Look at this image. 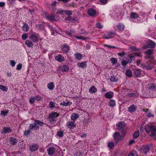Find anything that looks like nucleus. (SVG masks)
<instances>
[{
    "mask_svg": "<svg viewBox=\"0 0 156 156\" xmlns=\"http://www.w3.org/2000/svg\"><path fill=\"white\" fill-rule=\"evenodd\" d=\"M130 49H131L133 51V52L132 53L129 54L128 55L129 56V58L130 60V62H131L134 60V55L138 56H140L141 51L140 49H137L136 48L133 46L130 47Z\"/></svg>",
    "mask_w": 156,
    "mask_h": 156,
    "instance_id": "obj_1",
    "label": "nucleus"
},
{
    "mask_svg": "<svg viewBox=\"0 0 156 156\" xmlns=\"http://www.w3.org/2000/svg\"><path fill=\"white\" fill-rule=\"evenodd\" d=\"M43 123L39 120H35L34 122L33 123L30 124L29 128L31 130H36L39 129L38 125L42 126L43 124Z\"/></svg>",
    "mask_w": 156,
    "mask_h": 156,
    "instance_id": "obj_2",
    "label": "nucleus"
},
{
    "mask_svg": "<svg viewBox=\"0 0 156 156\" xmlns=\"http://www.w3.org/2000/svg\"><path fill=\"white\" fill-rule=\"evenodd\" d=\"M71 118V119L73 120V121H68L66 124L67 128L70 129H73L76 127V124L75 123V120L77 118Z\"/></svg>",
    "mask_w": 156,
    "mask_h": 156,
    "instance_id": "obj_3",
    "label": "nucleus"
},
{
    "mask_svg": "<svg viewBox=\"0 0 156 156\" xmlns=\"http://www.w3.org/2000/svg\"><path fill=\"white\" fill-rule=\"evenodd\" d=\"M30 38L33 42H37L40 39V36L36 33H32L30 35Z\"/></svg>",
    "mask_w": 156,
    "mask_h": 156,
    "instance_id": "obj_4",
    "label": "nucleus"
},
{
    "mask_svg": "<svg viewBox=\"0 0 156 156\" xmlns=\"http://www.w3.org/2000/svg\"><path fill=\"white\" fill-rule=\"evenodd\" d=\"M72 12L70 10H64L61 9H59L57 12V14H60L62 15H63L65 13L68 16H70L72 14Z\"/></svg>",
    "mask_w": 156,
    "mask_h": 156,
    "instance_id": "obj_5",
    "label": "nucleus"
},
{
    "mask_svg": "<svg viewBox=\"0 0 156 156\" xmlns=\"http://www.w3.org/2000/svg\"><path fill=\"white\" fill-rule=\"evenodd\" d=\"M113 136L114 139L117 141L121 140L123 137V136L121 135L119 133L117 132H115Z\"/></svg>",
    "mask_w": 156,
    "mask_h": 156,
    "instance_id": "obj_6",
    "label": "nucleus"
},
{
    "mask_svg": "<svg viewBox=\"0 0 156 156\" xmlns=\"http://www.w3.org/2000/svg\"><path fill=\"white\" fill-rule=\"evenodd\" d=\"M146 59L150 58V62L151 63L153 62V64L151 65L150 66H148L146 67V68L148 70L151 69L154 66V65L156 64V61L155 60L153 59L152 57L149 56H147L146 57Z\"/></svg>",
    "mask_w": 156,
    "mask_h": 156,
    "instance_id": "obj_7",
    "label": "nucleus"
},
{
    "mask_svg": "<svg viewBox=\"0 0 156 156\" xmlns=\"http://www.w3.org/2000/svg\"><path fill=\"white\" fill-rule=\"evenodd\" d=\"M69 66L66 65L60 66L57 69V70L60 71L62 72H67L69 70Z\"/></svg>",
    "mask_w": 156,
    "mask_h": 156,
    "instance_id": "obj_8",
    "label": "nucleus"
},
{
    "mask_svg": "<svg viewBox=\"0 0 156 156\" xmlns=\"http://www.w3.org/2000/svg\"><path fill=\"white\" fill-rule=\"evenodd\" d=\"M152 130L151 131V133L150 136L154 140L156 139V127H152Z\"/></svg>",
    "mask_w": 156,
    "mask_h": 156,
    "instance_id": "obj_9",
    "label": "nucleus"
},
{
    "mask_svg": "<svg viewBox=\"0 0 156 156\" xmlns=\"http://www.w3.org/2000/svg\"><path fill=\"white\" fill-rule=\"evenodd\" d=\"M45 16L47 19L50 20L51 21H57V19L55 18L54 14H52L51 15H49L48 14H46Z\"/></svg>",
    "mask_w": 156,
    "mask_h": 156,
    "instance_id": "obj_10",
    "label": "nucleus"
},
{
    "mask_svg": "<svg viewBox=\"0 0 156 156\" xmlns=\"http://www.w3.org/2000/svg\"><path fill=\"white\" fill-rule=\"evenodd\" d=\"M114 36V33L111 32H107L103 36V38L108 39L113 37Z\"/></svg>",
    "mask_w": 156,
    "mask_h": 156,
    "instance_id": "obj_11",
    "label": "nucleus"
},
{
    "mask_svg": "<svg viewBox=\"0 0 156 156\" xmlns=\"http://www.w3.org/2000/svg\"><path fill=\"white\" fill-rule=\"evenodd\" d=\"M55 60H57L59 62H62L65 61V58L62 55L58 54L55 57Z\"/></svg>",
    "mask_w": 156,
    "mask_h": 156,
    "instance_id": "obj_12",
    "label": "nucleus"
},
{
    "mask_svg": "<svg viewBox=\"0 0 156 156\" xmlns=\"http://www.w3.org/2000/svg\"><path fill=\"white\" fill-rule=\"evenodd\" d=\"M155 45V44L154 42L152 41H150L147 44V46H143V48L144 49H146L148 47L152 48L154 47Z\"/></svg>",
    "mask_w": 156,
    "mask_h": 156,
    "instance_id": "obj_13",
    "label": "nucleus"
},
{
    "mask_svg": "<svg viewBox=\"0 0 156 156\" xmlns=\"http://www.w3.org/2000/svg\"><path fill=\"white\" fill-rule=\"evenodd\" d=\"M116 125L119 129H123L125 127V124L123 122H120L116 124Z\"/></svg>",
    "mask_w": 156,
    "mask_h": 156,
    "instance_id": "obj_14",
    "label": "nucleus"
},
{
    "mask_svg": "<svg viewBox=\"0 0 156 156\" xmlns=\"http://www.w3.org/2000/svg\"><path fill=\"white\" fill-rule=\"evenodd\" d=\"M55 148L53 147H49L47 149V151L48 155L50 156L52 155L55 152Z\"/></svg>",
    "mask_w": 156,
    "mask_h": 156,
    "instance_id": "obj_15",
    "label": "nucleus"
},
{
    "mask_svg": "<svg viewBox=\"0 0 156 156\" xmlns=\"http://www.w3.org/2000/svg\"><path fill=\"white\" fill-rule=\"evenodd\" d=\"M114 96V94L112 92L109 91L106 93L105 94V97L107 98H111Z\"/></svg>",
    "mask_w": 156,
    "mask_h": 156,
    "instance_id": "obj_16",
    "label": "nucleus"
},
{
    "mask_svg": "<svg viewBox=\"0 0 156 156\" xmlns=\"http://www.w3.org/2000/svg\"><path fill=\"white\" fill-rule=\"evenodd\" d=\"M12 131V129L10 128L7 127H4L3 129L2 130V133L3 134H5L7 133H10Z\"/></svg>",
    "mask_w": 156,
    "mask_h": 156,
    "instance_id": "obj_17",
    "label": "nucleus"
},
{
    "mask_svg": "<svg viewBox=\"0 0 156 156\" xmlns=\"http://www.w3.org/2000/svg\"><path fill=\"white\" fill-rule=\"evenodd\" d=\"M39 148V146L37 144H35L31 145L30 147V149L32 151H36Z\"/></svg>",
    "mask_w": 156,
    "mask_h": 156,
    "instance_id": "obj_18",
    "label": "nucleus"
},
{
    "mask_svg": "<svg viewBox=\"0 0 156 156\" xmlns=\"http://www.w3.org/2000/svg\"><path fill=\"white\" fill-rule=\"evenodd\" d=\"M87 61H85L81 63H78L77 64V66L81 68H86L87 66Z\"/></svg>",
    "mask_w": 156,
    "mask_h": 156,
    "instance_id": "obj_19",
    "label": "nucleus"
},
{
    "mask_svg": "<svg viewBox=\"0 0 156 156\" xmlns=\"http://www.w3.org/2000/svg\"><path fill=\"white\" fill-rule=\"evenodd\" d=\"M152 127H155L153 125L149 126L148 125H146L144 127L145 131L147 133H149L152 130Z\"/></svg>",
    "mask_w": 156,
    "mask_h": 156,
    "instance_id": "obj_20",
    "label": "nucleus"
},
{
    "mask_svg": "<svg viewBox=\"0 0 156 156\" xmlns=\"http://www.w3.org/2000/svg\"><path fill=\"white\" fill-rule=\"evenodd\" d=\"M74 55L75 59L78 61L80 60L83 57L82 54L79 53L75 54Z\"/></svg>",
    "mask_w": 156,
    "mask_h": 156,
    "instance_id": "obj_21",
    "label": "nucleus"
},
{
    "mask_svg": "<svg viewBox=\"0 0 156 156\" xmlns=\"http://www.w3.org/2000/svg\"><path fill=\"white\" fill-rule=\"evenodd\" d=\"M61 48L63 53L67 52L69 51V48L66 45H63Z\"/></svg>",
    "mask_w": 156,
    "mask_h": 156,
    "instance_id": "obj_22",
    "label": "nucleus"
},
{
    "mask_svg": "<svg viewBox=\"0 0 156 156\" xmlns=\"http://www.w3.org/2000/svg\"><path fill=\"white\" fill-rule=\"evenodd\" d=\"M89 15L91 16H94L96 14V12L93 9H90L87 11Z\"/></svg>",
    "mask_w": 156,
    "mask_h": 156,
    "instance_id": "obj_23",
    "label": "nucleus"
},
{
    "mask_svg": "<svg viewBox=\"0 0 156 156\" xmlns=\"http://www.w3.org/2000/svg\"><path fill=\"white\" fill-rule=\"evenodd\" d=\"M136 106L134 105H133L128 108V110L130 112L133 113L136 110Z\"/></svg>",
    "mask_w": 156,
    "mask_h": 156,
    "instance_id": "obj_24",
    "label": "nucleus"
},
{
    "mask_svg": "<svg viewBox=\"0 0 156 156\" xmlns=\"http://www.w3.org/2000/svg\"><path fill=\"white\" fill-rule=\"evenodd\" d=\"M149 147L148 146H144L141 149V152L146 154L149 151Z\"/></svg>",
    "mask_w": 156,
    "mask_h": 156,
    "instance_id": "obj_25",
    "label": "nucleus"
},
{
    "mask_svg": "<svg viewBox=\"0 0 156 156\" xmlns=\"http://www.w3.org/2000/svg\"><path fill=\"white\" fill-rule=\"evenodd\" d=\"M97 90L96 88L94 86H92L89 89V92L91 94H94L97 92Z\"/></svg>",
    "mask_w": 156,
    "mask_h": 156,
    "instance_id": "obj_26",
    "label": "nucleus"
},
{
    "mask_svg": "<svg viewBox=\"0 0 156 156\" xmlns=\"http://www.w3.org/2000/svg\"><path fill=\"white\" fill-rule=\"evenodd\" d=\"M47 87L50 90H53L55 88L54 84L53 82H50L47 84Z\"/></svg>",
    "mask_w": 156,
    "mask_h": 156,
    "instance_id": "obj_27",
    "label": "nucleus"
},
{
    "mask_svg": "<svg viewBox=\"0 0 156 156\" xmlns=\"http://www.w3.org/2000/svg\"><path fill=\"white\" fill-rule=\"evenodd\" d=\"M134 73L137 77H140L143 76L141 75V70L138 69H135L134 71Z\"/></svg>",
    "mask_w": 156,
    "mask_h": 156,
    "instance_id": "obj_28",
    "label": "nucleus"
},
{
    "mask_svg": "<svg viewBox=\"0 0 156 156\" xmlns=\"http://www.w3.org/2000/svg\"><path fill=\"white\" fill-rule=\"evenodd\" d=\"M148 88L149 90H154L156 89V85L153 83H150L148 84Z\"/></svg>",
    "mask_w": 156,
    "mask_h": 156,
    "instance_id": "obj_29",
    "label": "nucleus"
},
{
    "mask_svg": "<svg viewBox=\"0 0 156 156\" xmlns=\"http://www.w3.org/2000/svg\"><path fill=\"white\" fill-rule=\"evenodd\" d=\"M25 44L27 47L29 48L32 47L33 46V43L31 41L28 40H27L26 41Z\"/></svg>",
    "mask_w": 156,
    "mask_h": 156,
    "instance_id": "obj_30",
    "label": "nucleus"
},
{
    "mask_svg": "<svg viewBox=\"0 0 156 156\" xmlns=\"http://www.w3.org/2000/svg\"><path fill=\"white\" fill-rule=\"evenodd\" d=\"M9 113V110L7 109L3 110L1 111V115L4 116H7Z\"/></svg>",
    "mask_w": 156,
    "mask_h": 156,
    "instance_id": "obj_31",
    "label": "nucleus"
},
{
    "mask_svg": "<svg viewBox=\"0 0 156 156\" xmlns=\"http://www.w3.org/2000/svg\"><path fill=\"white\" fill-rule=\"evenodd\" d=\"M109 105L111 107H113L116 105L115 101L114 100H110L109 102Z\"/></svg>",
    "mask_w": 156,
    "mask_h": 156,
    "instance_id": "obj_32",
    "label": "nucleus"
},
{
    "mask_svg": "<svg viewBox=\"0 0 156 156\" xmlns=\"http://www.w3.org/2000/svg\"><path fill=\"white\" fill-rule=\"evenodd\" d=\"M59 115V114L56 112H53L50 114L49 117H58Z\"/></svg>",
    "mask_w": 156,
    "mask_h": 156,
    "instance_id": "obj_33",
    "label": "nucleus"
},
{
    "mask_svg": "<svg viewBox=\"0 0 156 156\" xmlns=\"http://www.w3.org/2000/svg\"><path fill=\"white\" fill-rule=\"evenodd\" d=\"M72 104V102L69 101L66 102H63L60 103V105H63L64 106H67L68 105H70Z\"/></svg>",
    "mask_w": 156,
    "mask_h": 156,
    "instance_id": "obj_34",
    "label": "nucleus"
},
{
    "mask_svg": "<svg viewBox=\"0 0 156 156\" xmlns=\"http://www.w3.org/2000/svg\"><path fill=\"white\" fill-rule=\"evenodd\" d=\"M130 17L131 18L136 19L138 17V15L136 13L132 12L131 14Z\"/></svg>",
    "mask_w": 156,
    "mask_h": 156,
    "instance_id": "obj_35",
    "label": "nucleus"
},
{
    "mask_svg": "<svg viewBox=\"0 0 156 156\" xmlns=\"http://www.w3.org/2000/svg\"><path fill=\"white\" fill-rule=\"evenodd\" d=\"M16 0H7V2L9 5H13L16 4Z\"/></svg>",
    "mask_w": 156,
    "mask_h": 156,
    "instance_id": "obj_36",
    "label": "nucleus"
},
{
    "mask_svg": "<svg viewBox=\"0 0 156 156\" xmlns=\"http://www.w3.org/2000/svg\"><path fill=\"white\" fill-rule=\"evenodd\" d=\"M23 30L25 31H27L29 29V27L27 23H25L22 27Z\"/></svg>",
    "mask_w": 156,
    "mask_h": 156,
    "instance_id": "obj_37",
    "label": "nucleus"
},
{
    "mask_svg": "<svg viewBox=\"0 0 156 156\" xmlns=\"http://www.w3.org/2000/svg\"><path fill=\"white\" fill-rule=\"evenodd\" d=\"M117 27L119 30L122 31L124 30V26L122 24H118Z\"/></svg>",
    "mask_w": 156,
    "mask_h": 156,
    "instance_id": "obj_38",
    "label": "nucleus"
},
{
    "mask_svg": "<svg viewBox=\"0 0 156 156\" xmlns=\"http://www.w3.org/2000/svg\"><path fill=\"white\" fill-rule=\"evenodd\" d=\"M140 135V132L139 131H136L133 134V137L134 139L137 138Z\"/></svg>",
    "mask_w": 156,
    "mask_h": 156,
    "instance_id": "obj_39",
    "label": "nucleus"
},
{
    "mask_svg": "<svg viewBox=\"0 0 156 156\" xmlns=\"http://www.w3.org/2000/svg\"><path fill=\"white\" fill-rule=\"evenodd\" d=\"M10 143L12 144H15L17 143V140L16 139L11 137L10 138Z\"/></svg>",
    "mask_w": 156,
    "mask_h": 156,
    "instance_id": "obj_40",
    "label": "nucleus"
},
{
    "mask_svg": "<svg viewBox=\"0 0 156 156\" xmlns=\"http://www.w3.org/2000/svg\"><path fill=\"white\" fill-rule=\"evenodd\" d=\"M129 62V60L128 59L122 60L121 61V64L122 66H125Z\"/></svg>",
    "mask_w": 156,
    "mask_h": 156,
    "instance_id": "obj_41",
    "label": "nucleus"
},
{
    "mask_svg": "<svg viewBox=\"0 0 156 156\" xmlns=\"http://www.w3.org/2000/svg\"><path fill=\"white\" fill-rule=\"evenodd\" d=\"M0 89L1 90L3 91H7L8 90V88L5 86L3 85H0Z\"/></svg>",
    "mask_w": 156,
    "mask_h": 156,
    "instance_id": "obj_42",
    "label": "nucleus"
},
{
    "mask_svg": "<svg viewBox=\"0 0 156 156\" xmlns=\"http://www.w3.org/2000/svg\"><path fill=\"white\" fill-rule=\"evenodd\" d=\"M153 51V49H149L146 51V53L147 55H151Z\"/></svg>",
    "mask_w": 156,
    "mask_h": 156,
    "instance_id": "obj_43",
    "label": "nucleus"
},
{
    "mask_svg": "<svg viewBox=\"0 0 156 156\" xmlns=\"http://www.w3.org/2000/svg\"><path fill=\"white\" fill-rule=\"evenodd\" d=\"M108 146L110 149H112L114 147V143L112 142H109L108 143Z\"/></svg>",
    "mask_w": 156,
    "mask_h": 156,
    "instance_id": "obj_44",
    "label": "nucleus"
},
{
    "mask_svg": "<svg viewBox=\"0 0 156 156\" xmlns=\"http://www.w3.org/2000/svg\"><path fill=\"white\" fill-rule=\"evenodd\" d=\"M126 75L129 77H131L132 76V73L131 71L128 69L126 71Z\"/></svg>",
    "mask_w": 156,
    "mask_h": 156,
    "instance_id": "obj_45",
    "label": "nucleus"
},
{
    "mask_svg": "<svg viewBox=\"0 0 156 156\" xmlns=\"http://www.w3.org/2000/svg\"><path fill=\"white\" fill-rule=\"evenodd\" d=\"M57 135L59 137H62L63 135V132L62 131H58L57 133Z\"/></svg>",
    "mask_w": 156,
    "mask_h": 156,
    "instance_id": "obj_46",
    "label": "nucleus"
},
{
    "mask_svg": "<svg viewBox=\"0 0 156 156\" xmlns=\"http://www.w3.org/2000/svg\"><path fill=\"white\" fill-rule=\"evenodd\" d=\"M96 26L99 29H101L103 28V25L100 23H97L96 24Z\"/></svg>",
    "mask_w": 156,
    "mask_h": 156,
    "instance_id": "obj_47",
    "label": "nucleus"
},
{
    "mask_svg": "<svg viewBox=\"0 0 156 156\" xmlns=\"http://www.w3.org/2000/svg\"><path fill=\"white\" fill-rule=\"evenodd\" d=\"M104 46L105 47H107L109 48H118L114 46L106 44H104Z\"/></svg>",
    "mask_w": 156,
    "mask_h": 156,
    "instance_id": "obj_48",
    "label": "nucleus"
},
{
    "mask_svg": "<svg viewBox=\"0 0 156 156\" xmlns=\"http://www.w3.org/2000/svg\"><path fill=\"white\" fill-rule=\"evenodd\" d=\"M110 59L113 64H115L117 62V59L116 58H111Z\"/></svg>",
    "mask_w": 156,
    "mask_h": 156,
    "instance_id": "obj_49",
    "label": "nucleus"
},
{
    "mask_svg": "<svg viewBox=\"0 0 156 156\" xmlns=\"http://www.w3.org/2000/svg\"><path fill=\"white\" fill-rule=\"evenodd\" d=\"M110 80V81L112 82H116L118 80L114 76H111Z\"/></svg>",
    "mask_w": 156,
    "mask_h": 156,
    "instance_id": "obj_50",
    "label": "nucleus"
},
{
    "mask_svg": "<svg viewBox=\"0 0 156 156\" xmlns=\"http://www.w3.org/2000/svg\"><path fill=\"white\" fill-rule=\"evenodd\" d=\"M50 107L51 108H54L55 107V103L53 101H50Z\"/></svg>",
    "mask_w": 156,
    "mask_h": 156,
    "instance_id": "obj_51",
    "label": "nucleus"
},
{
    "mask_svg": "<svg viewBox=\"0 0 156 156\" xmlns=\"http://www.w3.org/2000/svg\"><path fill=\"white\" fill-rule=\"evenodd\" d=\"M55 118H49V121L50 123H53L55 121Z\"/></svg>",
    "mask_w": 156,
    "mask_h": 156,
    "instance_id": "obj_52",
    "label": "nucleus"
},
{
    "mask_svg": "<svg viewBox=\"0 0 156 156\" xmlns=\"http://www.w3.org/2000/svg\"><path fill=\"white\" fill-rule=\"evenodd\" d=\"M28 35L26 34H24L22 35V39L23 40H25L27 37Z\"/></svg>",
    "mask_w": 156,
    "mask_h": 156,
    "instance_id": "obj_53",
    "label": "nucleus"
},
{
    "mask_svg": "<svg viewBox=\"0 0 156 156\" xmlns=\"http://www.w3.org/2000/svg\"><path fill=\"white\" fill-rule=\"evenodd\" d=\"M35 100L39 101L41 100L42 99V98L40 95H38L35 97Z\"/></svg>",
    "mask_w": 156,
    "mask_h": 156,
    "instance_id": "obj_54",
    "label": "nucleus"
},
{
    "mask_svg": "<svg viewBox=\"0 0 156 156\" xmlns=\"http://www.w3.org/2000/svg\"><path fill=\"white\" fill-rule=\"evenodd\" d=\"M146 115L147 117H151L154 116V115L151 112H147Z\"/></svg>",
    "mask_w": 156,
    "mask_h": 156,
    "instance_id": "obj_55",
    "label": "nucleus"
},
{
    "mask_svg": "<svg viewBox=\"0 0 156 156\" xmlns=\"http://www.w3.org/2000/svg\"><path fill=\"white\" fill-rule=\"evenodd\" d=\"M35 98L31 97L29 100V102L30 104H33L35 102Z\"/></svg>",
    "mask_w": 156,
    "mask_h": 156,
    "instance_id": "obj_56",
    "label": "nucleus"
},
{
    "mask_svg": "<svg viewBox=\"0 0 156 156\" xmlns=\"http://www.w3.org/2000/svg\"><path fill=\"white\" fill-rule=\"evenodd\" d=\"M136 153L135 151L130 152L128 155V156H135Z\"/></svg>",
    "mask_w": 156,
    "mask_h": 156,
    "instance_id": "obj_57",
    "label": "nucleus"
},
{
    "mask_svg": "<svg viewBox=\"0 0 156 156\" xmlns=\"http://www.w3.org/2000/svg\"><path fill=\"white\" fill-rule=\"evenodd\" d=\"M129 96V97H137V93H129L128 94Z\"/></svg>",
    "mask_w": 156,
    "mask_h": 156,
    "instance_id": "obj_58",
    "label": "nucleus"
},
{
    "mask_svg": "<svg viewBox=\"0 0 156 156\" xmlns=\"http://www.w3.org/2000/svg\"><path fill=\"white\" fill-rule=\"evenodd\" d=\"M10 63L12 67H14L15 66L16 62L14 60H12L10 61Z\"/></svg>",
    "mask_w": 156,
    "mask_h": 156,
    "instance_id": "obj_59",
    "label": "nucleus"
},
{
    "mask_svg": "<svg viewBox=\"0 0 156 156\" xmlns=\"http://www.w3.org/2000/svg\"><path fill=\"white\" fill-rule=\"evenodd\" d=\"M31 130L29 129V130L24 131V135L27 136L30 133Z\"/></svg>",
    "mask_w": 156,
    "mask_h": 156,
    "instance_id": "obj_60",
    "label": "nucleus"
},
{
    "mask_svg": "<svg viewBox=\"0 0 156 156\" xmlns=\"http://www.w3.org/2000/svg\"><path fill=\"white\" fill-rule=\"evenodd\" d=\"M22 67V64L20 63L17 65L16 69L17 70H20L21 69Z\"/></svg>",
    "mask_w": 156,
    "mask_h": 156,
    "instance_id": "obj_61",
    "label": "nucleus"
},
{
    "mask_svg": "<svg viewBox=\"0 0 156 156\" xmlns=\"http://www.w3.org/2000/svg\"><path fill=\"white\" fill-rule=\"evenodd\" d=\"M75 37L76 39H82L83 40H85V38L81 36H75Z\"/></svg>",
    "mask_w": 156,
    "mask_h": 156,
    "instance_id": "obj_62",
    "label": "nucleus"
},
{
    "mask_svg": "<svg viewBox=\"0 0 156 156\" xmlns=\"http://www.w3.org/2000/svg\"><path fill=\"white\" fill-rule=\"evenodd\" d=\"M66 33L67 34L70 36V37L72 36L73 35L71 32L67 30L66 31Z\"/></svg>",
    "mask_w": 156,
    "mask_h": 156,
    "instance_id": "obj_63",
    "label": "nucleus"
},
{
    "mask_svg": "<svg viewBox=\"0 0 156 156\" xmlns=\"http://www.w3.org/2000/svg\"><path fill=\"white\" fill-rule=\"evenodd\" d=\"M100 2L103 4H105L107 2V0H100Z\"/></svg>",
    "mask_w": 156,
    "mask_h": 156,
    "instance_id": "obj_64",
    "label": "nucleus"
}]
</instances>
